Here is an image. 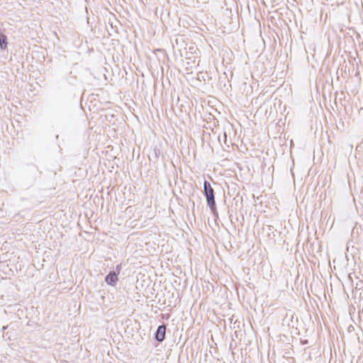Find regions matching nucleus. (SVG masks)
I'll return each instance as SVG.
<instances>
[{"instance_id":"obj_2","label":"nucleus","mask_w":363,"mask_h":363,"mask_svg":"<svg viewBox=\"0 0 363 363\" xmlns=\"http://www.w3.org/2000/svg\"><path fill=\"white\" fill-rule=\"evenodd\" d=\"M166 327L165 325H160L157 328L155 338L157 341L162 342L165 338Z\"/></svg>"},{"instance_id":"obj_3","label":"nucleus","mask_w":363,"mask_h":363,"mask_svg":"<svg viewBox=\"0 0 363 363\" xmlns=\"http://www.w3.org/2000/svg\"><path fill=\"white\" fill-rule=\"evenodd\" d=\"M106 282L109 285H114L118 281L117 274L114 272H111L105 279Z\"/></svg>"},{"instance_id":"obj_5","label":"nucleus","mask_w":363,"mask_h":363,"mask_svg":"<svg viewBox=\"0 0 363 363\" xmlns=\"http://www.w3.org/2000/svg\"><path fill=\"white\" fill-rule=\"evenodd\" d=\"M116 270H117L118 273H119V272H120V270H121V266H120V265H118V266L116 267Z\"/></svg>"},{"instance_id":"obj_1","label":"nucleus","mask_w":363,"mask_h":363,"mask_svg":"<svg viewBox=\"0 0 363 363\" xmlns=\"http://www.w3.org/2000/svg\"><path fill=\"white\" fill-rule=\"evenodd\" d=\"M204 192L207 199L208 204L211 206H213L215 204L214 191L210 183L206 181L204 182Z\"/></svg>"},{"instance_id":"obj_4","label":"nucleus","mask_w":363,"mask_h":363,"mask_svg":"<svg viewBox=\"0 0 363 363\" xmlns=\"http://www.w3.org/2000/svg\"><path fill=\"white\" fill-rule=\"evenodd\" d=\"M7 45V38L5 35L0 34V47L5 49Z\"/></svg>"}]
</instances>
